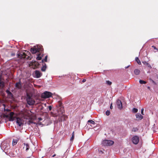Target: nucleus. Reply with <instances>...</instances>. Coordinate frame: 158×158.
<instances>
[{"label": "nucleus", "mask_w": 158, "mask_h": 158, "mask_svg": "<svg viewBox=\"0 0 158 158\" xmlns=\"http://www.w3.org/2000/svg\"><path fill=\"white\" fill-rule=\"evenodd\" d=\"M57 110L58 114L56 115V116H59L61 114H62V115L58 119L59 122H62L65 120V118L67 117V116H65L64 115H62V114L64 113V107L62 106L61 104H60Z\"/></svg>", "instance_id": "f257e3e1"}, {"label": "nucleus", "mask_w": 158, "mask_h": 158, "mask_svg": "<svg viewBox=\"0 0 158 158\" xmlns=\"http://www.w3.org/2000/svg\"><path fill=\"white\" fill-rule=\"evenodd\" d=\"M27 98L26 100L27 104L30 105H32L35 103V100L32 98V93L27 90L26 91Z\"/></svg>", "instance_id": "f03ea898"}, {"label": "nucleus", "mask_w": 158, "mask_h": 158, "mask_svg": "<svg viewBox=\"0 0 158 158\" xmlns=\"http://www.w3.org/2000/svg\"><path fill=\"white\" fill-rule=\"evenodd\" d=\"M17 57L22 59H28L29 56L26 54L25 53L23 52H21L17 54Z\"/></svg>", "instance_id": "7ed1b4c3"}, {"label": "nucleus", "mask_w": 158, "mask_h": 158, "mask_svg": "<svg viewBox=\"0 0 158 158\" xmlns=\"http://www.w3.org/2000/svg\"><path fill=\"white\" fill-rule=\"evenodd\" d=\"M114 142L111 140H105L102 142V144L104 146H110L113 145Z\"/></svg>", "instance_id": "20e7f679"}, {"label": "nucleus", "mask_w": 158, "mask_h": 158, "mask_svg": "<svg viewBox=\"0 0 158 158\" xmlns=\"http://www.w3.org/2000/svg\"><path fill=\"white\" fill-rule=\"evenodd\" d=\"M40 51H42V50L40 48H39L38 46H35L31 49V51L33 54H35Z\"/></svg>", "instance_id": "39448f33"}, {"label": "nucleus", "mask_w": 158, "mask_h": 158, "mask_svg": "<svg viewBox=\"0 0 158 158\" xmlns=\"http://www.w3.org/2000/svg\"><path fill=\"white\" fill-rule=\"evenodd\" d=\"M132 140L134 144H137L138 143L139 141V137L137 135L134 136L132 138Z\"/></svg>", "instance_id": "423d86ee"}, {"label": "nucleus", "mask_w": 158, "mask_h": 158, "mask_svg": "<svg viewBox=\"0 0 158 158\" xmlns=\"http://www.w3.org/2000/svg\"><path fill=\"white\" fill-rule=\"evenodd\" d=\"M52 95V93L50 92L46 91L43 94L42 96L44 98H47L51 97Z\"/></svg>", "instance_id": "0eeeda50"}, {"label": "nucleus", "mask_w": 158, "mask_h": 158, "mask_svg": "<svg viewBox=\"0 0 158 158\" xmlns=\"http://www.w3.org/2000/svg\"><path fill=\"white\" fill-rule=\"evenodd\" d=\"M16 122L19 127L21 126L23 124V120L19 118H16Z\"/></svg>", "instance_id": "6e6552de"}, {"label": "nucleus", "mask_w": 158, "mask_h": 158, "mask_svg": "<svg viewBox=\"0 0 158 158\" xmlns=\"http://www.w3.org/2000/svg\"><path fill=\"white\" fill-rule=\"evenodd\" d=\"M42 75V74L40 71L38 70H35L34 74V76L35 77L37 78H39Z\"/></svg>", "instance_id": "1a4fd4ad"}, {"label": "nucleus", "mask_w": 158, "mask_h": 158, "mask_svg": "<svg viewBox=\"0 0 158 158\" xmlns=\"http://www.w3.org/2000/svg\"><path fill=\"white\" fill-rule=\"evenodd\" d=\"M116 104L118 108L119 109H121L123 108L122 104L121 101L119 100H117Z\"/></svg>", "instance_id": "9d476101"}, {"label": "nucleus", "mask_w": 158, "mask_h": 158, "mask_svg": "<svg viewBox=\"0 0 158 158\" xmlns=\"http://www.w3.org/2000/svg\"><path fill=\"white\" fill-rule=\"evenodd\" d=\"M14 113L13 112H10L8 114L10 121H13L15 119V117L14 116Z\"/></svg>", "instance_id": "9b49d317"}, {"label": "nucleus", "mask_w": 158, "mask_h": 158, "mask_svg": "<svg viewBox=\"0 0 158 158\" xmlns=\"http://www.w3.org/2000/svg\"><path fill=\"white\" fill-rule=\"evenodd\" d=\"M136 118L139 120H141L143 118V117L139 113L137 114L136 115Z\"/></svg>", "instance_id": "f8f14e48"}, {"label": "nucleus", "mask_w": 158, "mask_h": 158, "mask_svg": "<svg viewBox=\"0 0 158 158\" xmlns=\"http://www.w3.org/2000/svg\"><path fill=\"white\" fill-rule=\"evenodd\" d=\"M15 86L17 88L19 89H21L22 88L21 82L19 81L16 83L15 84Z\"/></svg>", "instance_id": "ddd939ff"}, {"label": "nucleus", "mask_w": 158, "mask_h": 158, "mask_svg": "<svg viewBox=\"0 0 158 158\" xmlns=\"http://www.w3.org/2000/svg\"><path fill=\"white\" fill-rule=\"evenodd\" d=\"M24 146H25V147H24V148H25L26 151H27L29 149V145L27 143H24Z\"/></svg>", "instance_id": "4468645a"}, {"label": "nucleus", "mask_w": 158, "mask_h": 158, "mask_svg": "<svg viewBox=\"0 0 158 158\" xmlns=\"http://www.w3.org/2000/svg\"><path fill=\"white\" fill-rule=\"evenodd\" d=\"M142 63L146 65L148 67L151 69L152 67L151 65L148 63H147L146 61H143Z\"/></svg>", "instance_id": "2eb2a0df"}, {"label": "nucleus", "mask_w": 158, "mask_h": 158, "mask_svg": "<svg viewBox=\"0 0 158 158\" xmlns=\"http://www.w3.org/2000/svg\"><path fill=\"white\" fill-rule=\"evenodd\" d=\"M134 73L136 75L139 74L140 73V71L138 69H135L134 71Z\"/></svg>", "instance_id": "dca6fc26"}, {"label": "nucleus", "mask_w": 158, "mask_h": 158, "mask_svg": "<svg viewBox=\"0 0 158 158\" xmlns=\"http://www.w3.org/2000/svg\"><path fill=\"white\" fill-rule=\"evenodd\" d=\"M46 69V64H44V65H43L41 69V70L42 71H45Z\"/></svg>", "instance_id": "f3484780"}, {"label": "nucleus", "mask_w": 158, "mask_h": 158, "mask_svg": "<svg viewBox=\"0 0 158 158\" xmlns=\"http://www.w3.org/2000/svg\"><path fill=\"white\" fill-rule=\"evenodd\" d=\"M4 87V83L3 81L0 80V88H2Z\"/></svg>", "instance_id": "a211bd4d"}, {"label": "nucleus", "mask_w": 158, "mask_h": 158, "mask_svg": "<svg viewBox=\"0 0 158 158\" xmlns=\"http://www.w3.org/2000/svg\"><path fill=\"white\" fill-rule=\"evenodd\" d=\"M135 61L139 64H141V63L138 57H136L135 58Z\"/></svg>", "instance_id": "6ab92c4d"}, {"label": "nucleus", "mask_w": 158, "mask_h": 158, "mask_svg": "<svg viewBox=\"0 0 158 158\" xmlns=\"http://www.w3.org/2000/svg\"><path fill=\"white\" fill-rule=\"evenodd\" d=\"M6 92L9 96L12 97V94L9 90H7Z\"/></svg>", "instance_id": "aec40b11"}, {"label": "nucleus", "mask_w": 158, "mask_h": 158, "mask_svg": "<svg viewBox=\"0 0 158 158\" xmlns=\"http://www.w3.org/2000/svg\"><path fill=\"white\" fill-rule=\"evenodd\" d=\"M74 138V132H73L72 134V136L71 138L70 139V140L71 141H73Z\"/></svg>", "instance_id": "412c9836"}, {"label": "nucleus", "mask_w": 158, "mask_h": 158, "mask_svg": "<svg viewBox=\"0 0 158 158\" xmlns=\"http://www.w3.org/2000/svg\"><path fill=\"white\" fill-rule=\"evenodd\" d=\"M139 82L140 84H145L146 83V82L143 80H140Z\"/></svg>", "instance_id": "4be33fe9"}, {"label": "nucleus", "mask_w": 158, "mask_h": 158, "mask_svg": "<svg viewBox=\"0 0 158 158\" xmlns=\"http://www.w3.org/2000/svg\"><path fill=\"white\" fill-rule=\"evenodd\" d=\"M88 122L93 125H94L95 124L94 122L92 120H89L88 121Z\"/></svg>", "instance_id": "5701e85b"}, {"label": "nucleus", "mask_w": 158, "mask_h": 158, "mask_svg": "<svg viewBox=\"0 0 158 158\" xmlns=\"http://www.w3.org/2000/svg\"><path fill=\"white\" fill-rule=\"evenodd\" d=\"M138 109L136 108H133L132 109V112L134 113H136L138 111Z\"/></svg>", "instance_id": "b1692460"}, {"label": "nucleus", "mask_w": 158, "mask_h": 158, "mask_svg": "<svg viewBox=\"0 0 158 158\" xmlns=\"http://www.w3.org/2000/svg\"><path fill=\"white\" fill-rule=\"evenodd\" d=\"M138 130V129L137 128H133L132 129V131L134 132H136Z\"/></svg>", "instance_id": "393cba45"}, {"label": "nucleus", "mask_w": 158, "mask_h": 158, "mask_svg": "<svg viewBox=\"0 0 158 158\" xmlns=\"http://www.w3.org/2000/svg\"><path fill=\"white\" fill-rule=\"evenodd\" d=\"M110 111L108 110H107L106 112V114L107 116L109 115L110 114Z\"/></svg>", "instance_id": "a878e982"}, {"label": "nucleus", "mask_w": 158, "mask_h": 158, "mask_svg": "<svg viewBox=\"0 0 158 158\" xmlns=\"http://www.w3.org/2000/svg\"><path fill=\"white\" fill-rule=\"evenodd\" d=\"M47 56H45L44 59V60H42V62H43L44 61H45V62H47Z\"/></svg>", "instance_id": "bb28decb"}, {"label": "nucleus", "mask_w": 158, "mask_h": 158, "mask_svg": "<svg viewBox=\"0 0 158 158\" xmlns=\"http://www.w3.org/2000/svg\"><path fill=\"white\" fill-rule=\"evenodd\" d=\"M106 83L107 84L109 85H111L112 84V82L109 81H106Z\"/></svg>", "instance_id": "cd10ccee"}, {"label": "nucleus", "mask_w": 158, "mask_h": 158, "mask_svg": "<svg viewBox=\"0 0 158 158\" xmlns=\"http://www.w3.org/2000/svg\"><path fill=\"white\" fill-rule=\"evenodd\" d=\"M36 59L38 60H40L42 59V57L40 56H38L36 58Z\"/></svg>", "instance_id": "c85d7f7f"}, {"label": "nucleus", "mask_w": 158, "mask_h": 158, "mask_svg": "<svg viewBox=\"0 0 158 158\" xmlns=\"http://www.w3.org/2000/svg\"><path fill=\"white\" fill-rule=\"evenodd\" d=\"M10 110L8 109H6L5 107L4 108V111H10Z\"/></svg>", "instance_id": "c756f323"}, {"label": "nucleus", "mask_w": 158, "mask_h": 158, "mask_svg": "<svg viewBox=\"0 0 158 158\" xmlns=\"http://www.w3.org/2000/svg\"><path fill=\"white\" fill-rule=\"evenodd\" d=\"M143 110H144V109L143 108H142L141 110V114L143 115H144V114H143Z\"/></svg>", "instance_id": "7c9ffc66"}, {"label": "nucleus", "mask_w": 158, "mask_h": 158, "mask_svg": "<svg viewBox=\"0 0 158 158\" xmlns=\"http://www.w3.org/2000/svg\"><path fill=\"white\" fill-rule=\"evenodd\" d=\"M52 106H48V108L49 110L50 111L52 110Z\"/></svg>", "instance_id": "2f4dec72"}, {"label": "nucleus", "mask_w": 158, "mask_h": 158, "mask_svg": "<svg viewBox=\"0 0 158 158\" xmlns=\"http://www.w3.org/2000/svg\"><path fill=\"white\" fill-rule=\"evenodd\" d=\"M152 47L153 48L155 49L156 50H158V49L156 48V47L154 46H152Z\"/></svg>", "instance_id": "473e14b6"}, {"label": "nucleus", "mask_w": 158, "mask_h": 158, "mask_svg": "<svg viewBox=\"0 0 158 158\" xmlns=\"http://www.w3.org/2000/svg\"><path fill=\"white\" fill-rule=\"evenodd\" d=\"M16 143H17L15 141V142L13 141V145H15L16 144Z\"/></svg>", "instance_id": "72a5a7b5"}, {"label": "nucleus", "mask_w": 158, "mask_h": 158, "mask_svg": "<svg viewBox=\"0 0 158 158\" xmlns=\"http://www.w3.org/2000/svg\"><path fill=\"white\" fill-rule=\"evenodd\" d=\"M112 104H111L110 105V108L111 109H112Z\"/></svg>", "instance_id": "f704fd0d"}, {"label": "nucleus", "mask_w": 158, "mask_h": 158, "mask_svg": "<svg viewBox=\"0 0 158 158\" xmlns=\"http://www.w3.org/2000/svg\"><path fill=\"white\" fill-rule=\"evenodd\" d=\"M86 81L85 79H83L82 81L83 82H85Z\"/></svg>", "instance_id": "c9c22d12"}, {"label": "nucleus", "mask_w": 158, "mask_h": 158, "mask_svg": "<svg viewBox=\"0 0 158 158\" xmlns=\"http://www.w3.org/2000/svg\"><path fill=\"white\" fill-rule=\"evenodd\" d=\"M39 119L40 121L42 120V118H39Z\"/></svg>", "instance_id": "e433bc0d"}, {"label": "nucleus", "mask_w": 158, "mask_h": 158, "mask_svg": "<svg viewBox=\"0 0 158 158\" xmlns=\"http://www.w3.org/2000/svg\"><path fill=\"white\" fill-rule=\"evenodd\" d=\"M129 66H130V65H128V66H127V67H125V68H126V69L127 68H128Z\"/></svg>", "instance_id": "4c0bfd02"}, {"label": "nucleus", "mask_w": 158, "mask_h": 158, "mask_svg": "<svg viewBox=\"0 0 158 158\" xmlns=\"http://www.w3.org/2000/svg\"><path fill=\"white\" fill-rule=\"evenodd\" d=\"M147 88L148 89H150V87L149 86H148Z\"/></svg>", "instance_id": "58836bf2"}, {"label": "nucleus", "mask_w": 158, "mask_h": 158, "mask_svg": "<svg viewBox=\"0 0 158 158\" xmlns=\"http://www.w3.org/2000/svg\"><path fill=\"white\" fill-rule=\"evenodd\" d=\"M56 154H55L53 155L52 156L53 157H55V156H56Z\"/></svg>", "instance_id": "ea45409f"}, {"label": "nucleus", "mask_w": 158, "mask_h": 158, "mask_svg": "<svg viewBox=\"0 0 158 158\" xmlns=\"http://www.w3.org/2000/svg\"><path fill=\"white\" fill-rule=\"evenodd\" d=\"M12 55L13 56H14L15 55V54H12Z\"/></svg>", "instance_id": "a19ab883"}, {"label": "nucleus", "mask_w": 158, "mask_h": 158, "mask_svg": "<svg viewBox=\"0 0 158 158\" xmlns=\"http://www.w3.org/2000/svg\"><path fill=\"white\" fill-rule=\"evenodd\" d=\"M1 123V122L0 121V123Z\"/></svg>", "instance_id": "79ce46f5"}]
</instances>
